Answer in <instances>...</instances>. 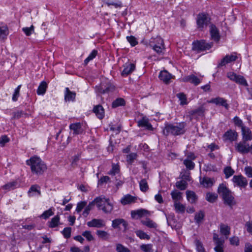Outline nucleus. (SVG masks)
Returning <instances> with one entry per match:
<instances>
[{"label": "nucleus", "instance_id": "1", "mask_svg": "<svg viewBox=\"0 0 252 252\" xmlns=\"http://www.w3.org/2000/svg\"><path fill=\"white\" fill-rule=\"evenodd\" d=\"M95 204L99 210H102L105 214H110L113 209V205L109 198L97 197L86 206L83 212V215L87 217Z\"/></svg>", "mask_w": 252, "mask_h": 252}, {"label": "nucleus", "instance_id": "2", "mask_svg": "<svg viewBox=\"0 0 252 252\" xmlns=\"http://www.w3.org/2000/svg\"><path fill=\"white\" fill-rule=\"evenodd\" d=\"M26 163L30 165L32 173L37 175L42 174L47 169L46 164L37 156L31 158L26 161Z\"/></svg>", "mask_w": 252, "mask_h": 252}, {"label": "nucleus", "instance_id": "3", "mask_svg": "<svg viewBox=\"0 0 252 252\" xmlns=\"http://www.w3.org/2000/svg\"><path fill=\"white\" fill-rule=\"evenodd\" d=\"M186 125L185 122L177 124L176 126L171 124H166L163 129V133L166 136L169 134L175 136L183 134L186 131L185 129Z\"/></svg>", "mask_w": 252, "mask_h": 252}, {"label": "nucleus", "instance_id": "4", "mask_svg": "<svg viewBox=\"0 0 252 252\" xmlns=\"http://www.w3.org/2000/svg\"><path fill=\"white\" fill-rule=\"evenodd\" d=\"M149 45L159 55L162 54L165 49L163 40L159 36L151 38L149 41Z\"/></svg>", "mask_w": 252, "mask_h": 252}, {"label": "nucleus", "instance_id": "5", "mask_svg": "<svg viewBox=\"0 0 252 252\" xmlns=\"http://www.w3.org/2000/svg\"><path fill=\"white\" fill-rule=\"evenodd\" d=\"M210 18L208 14L204 13H199L197 16L196 23L197 28L202 30L210 23Z\"/></svg>", "mask_w": 252, "mask_h": 252}, {"label": "nucleus", "instance_id": "6", "mask_svg": "<svg viewBox=\"0 0 252 252\" xmlns=\"http://www.w3.org/2000/svg\"><path fill=\"white\" fill-rule=\"evenodd\" d=\"M227 76L230 80L239 85L244 86H248L246 80L243 76L237 75L233 72H230L227 73Z\"/></svg>", "mask_w": 252, "mask_h": 252}, {"label": "nucleus", "instance_id": "7", "mask_svg": "<svg viewBox=\"0 0 252 252\" xmlns=\"http://www.w3.org/2000/svg\"><path fill=\"white\" fill-rule=\"evenodd\" d=\"M213 43H207L204 40L197 41L193 43V49L198 51H202L210 49Z\"/></svg>", "mask_w": 252, "mask_h": 252}, {"label": "nucleus", "instance_id": "8", "mask_svg": "<svg viewBox=\"0 0 252 252\" xmlns=\"http://www.w3.org/2000/svg\"><path fill=\"white\" fill-rule=\"evenodd\" d=\"M250 146L247 143V141L242 140L235 144L236 150L242 154H248L250 152Z\"/></svg>", "mask_w": 252, "mask_h": 252}, {"label": "nucleus", "instance_id": "9", "mask_svg": "<svg viewBox=\"0 0 252 252\" xmlns=\"http://www.w3.org/2000/svg\"><path fill=\"white\" fill-rule=\"evenodd\" d=\"M238 57L236 56V53H234L231 55H226L218 64V67H220L221 66L225 65L226 64L230 63L232 62L235 61L237 59Z\"/></svg>", "mask_w": 252, "mask_h": 252}, {"label": "nucleus", "instance_id": "10", "mask_svg": "<svg viewBox=\"0 0 252 252\" xmlns=\"http://www.w3.org/2000/svg\"><path fill=\"white\" fill-rule=\"evenodd\" d=\"M233 182L235 186L240 188H245L248 185L246 178L242 175H235L232 179Z\"/></svg>", "mask_w": 252, "mask_h": 252}, {"label": "nucleus", "instance_id": "11", "mask_svg": "<svg viewBox=\"0 0 252 252\" xmlns=\"http://www.w3.org/2000/svg\"><path fill=\"white\" fill-rule=\"evenodd\" d=\"M150 215V212L144 209H141L131 211V216L133 219H138L139 218H141L143 217L149 216Z\"/></svg>", "mask_w": 252, "mask_h": 252}, {"label": "nucleus", "instance_id": "12", "mask_svg": "<svg viewBox=\"0 0 252 252\" xmlns=\"http://www.w3.org/2000/svg\"><path fill=\"white\" fill-rule=\"evenodd\" d=\"M122 225L124 227V232L127 229L128 223L123 219H116L112 221V226L114 228H120V225Z\"/></svg>", "mask_w": 252, "mask_h": 252}, {"label": "nucleus", "instance_id": "13", "mask_svg": "<svg viewBox=\"0 0 252 252\" xmlns=\"http://www.w3.org/2000/svg\"><path fill=\"white\" fill-rule=\"evenodd\" d=\"M209 103H215L216 105H220L225 107L227 110L229 108V105L227 103V100L224 98L220 97H217L211 99L208 101Z\"/></svg>", "mask_w": 252, "mask_h": 252}, {"label": "nucleus", "instance_id": "14", "mask_svg": "<svg viewBox=\"0 0 252 252\" xmlns=\"http://www.w3.org/2000/svg\"><path fill=\"white\" fill-rule=\"evenodd\" d=\"M218 193L222 197V199L232 192L223 184H220L218 189Z\"/></svg>", "mask_w": 252, "mask_h": 252}, {"label": "nucleus", "instance_id": "15", "mask_svg": "<svg viewBox=\"0 0 252 252\" xmlns=\"http://www.w3.org/2000/svg\"><path fill=\"white\" fill-rule=\"evenodd\" d=\"M69 128L71 130L73 131V135L81 134L83 133L84 131L82 125L80 123L71 124L69 126Z\"/></svg>", "mask_w": 252, "mask_h": 252}, {"label": "nucleus", "instance_id": "16", "mask_svg": "<svg viewBox=\"0 0 252 252\" xmlns=\"http://www.w3.org/2000/svg\"><path fill=\"white\" fill-rule=\"evenodd\" d=\"M89 227H95L100 228L105 226V223L103 220L94 219L91 221L87 222Z\"/></svg>", "mask_w": 252, "mask_h": 252}, {"label": "nucleus", "instance_id": "17", "mask_svg": "<svg viewBox=\"0 0 252 252\" xmlns=\"http://www.w3.org/2000/svg\"><path fill=\"white\" fill-rule=\"evenodd\" d=\"M238 133L235 131L230 129L227 131L223 135L225 140H229L230 141H235L237 139Z\"/></svg>", "mask_w": 252, "mask_h": 252}, {"label": "nucleus", "instance_id": "18", "mask_svg": "<svg viewBox=\"0 0 252 252\" xmlns=\"http://www.w3.org/2000/svg\"><path fill=\"white\" fill-rule=\"evenodd\" d=\"M242 130L243 140L245 141L252 140V133L248 127H243Z\"/></svg>", "mask_w": 252, "mask_h": 252}, {"label": "nucleus", "instance_id": "19", "mask_svg": "<svg viewBox=\"0 0 252 252\" xmlns=\"http://www.w3.org/2000/svg\"><path fill=\"white\" fill-rule=\"evenodd\" d=\"M124 66V69L122 72V75L123 76H127L130 74L135 68V65L131 63H126Z\"/></svg>", "mask_w": 252, "mask_h": 252}, {"label": "nucleus", "instance_id": "20", "mask_svg": "<svg viewBox=\"0 0 252 252\" xmlns=\"http://www.w3.org/2000/svg\"><path fill=\"white\" fill-rule=\"evenodd\" d=\"M136 200V197L133 196L130 194H126L122 198L121 203L125 205L126 204H131L134 203Z\"/></svg>", "mask_w": 252, "mask_h": 252}, {"label": "nucleus", "instance_id": "21", "mask_svg": "<svg viewBox=\"0 0 252 252\" xmlns=\"http://www.w3.org/2000/svg\"><path fill=\"white\" fill-rule=\"evenodd\" d=\"M186 195L187 200L191 204H195L198 200V196L196 193L191 190H187Z\"/></svg>", "mask_w": 252, "mask_h": 252}, {"label": "nucleus", "instance_id": "22", "mask_svg": "<svg viewBox=\"0 0 252 252\" xmlns=\"http://www.w3.org/2000/svg\"><path fill=\"white\" fill-rule=\"evenodd\" d=\"M210 31L212 38L215 41H219L220 38L219 31L214 25H211L210 27Z\"/></svg>", "mask_w": 252, "mask_h": 252}, {"label": "nucleus", "instance_id": "23", "mask_svg": "<svg viewBox=\"0 0 252 252\" xmlns=\"http://www.w3.org/2000/svg\"><path fill=\"white\" fill-rule=\"evenodd\" d=\"M158 77L163 82L168 84L171 78V75L166 70H163L160 71Z\"/></svg>", "mask_w": 252, "mask_h": 252}, {"label": "nucleus", "instance_id": "24", "mask_svg": "<svg viewBox=\"0 0 252 252\" xmlns=\"http://www.w3.org/2000/svg\"><path fill=\"white\" fill-rule=\"evenodd\" d=\"M94 112L99 119H102L104 116V110L100 105L95 106L93 109Z\"/></svg>", "mask_w": 252, "mask_h": 252}, {"label": "nucleus", "instance_id": "25", "mask_svg": "<svg viewBox=\"0 0 252 252\" xmlns=\"http://www.w3.org/2000/svg\"><path fill=\"white\" fill-rule=\"evenodd\" d=\"M76 96L75 92H71L68 88H65L64 100L65 101H74Z\"/></svg>", "mask_w": 252, "mask_h": 252}, {"label": "nucleus", "instance_id": "26", "mask_svg": "<svg viewBox=\"0 0 252 252\" xmlns=\"http://www.w3.org/2000/svg\"><path fill=\"white\" fill-rule=\"evenodd\" d=\"M200 184L205 188H209L212 187L215 181L213 179L208 177H204L200 179Z\"/></svg>", "mask_w": 252, "mask_h": 252}, {"label": "nucleus", "instance_id": "27", "mask_svg": "<svg viewBox=\"0 0 252 252\" xmlns=\"http://www.w3.org/2000/svg\"><path fill=\"white\" fill-rule=\"evenodd\" d=\"M185 82H189L195 85H197L200 83V80L194 75H190L183 78Z\"/></svg>", "mask_w": 252, "mask_h": 252}, {"label": "nucleus", "instance_id": "28", "mask_svg": "<svg viewBox=\"0 0 252 252\" xmlns=\"http://www.w3.org/2000/svg\"><path fill=\"white\" fill-rule=\"evenodd\" d=\"M223 200L224 204L228 205L230 207H232L236 203L234 201V197L232 194V192L228 195L226 198L223 199Z\"/></svg>", "mask_w": 252, "mask_h": 252}, {"label": "nucleus", "instance_id": "29", "mask_svg": "<svg viewBox=\"0 0 252 252\" xmlns=\"http://www.w3.org/2000/svg\"><path fill=\"white\" fill-rule=\"evenodd\" d=\"M220 232L221 234L224 235L227 238L230 233V228L227 225L221 224L220 225Z\"/></svg>", "mask_w": 252, "mask_h": 252}, {"label": "nucleus", "instance_id": "30", "mask_svg": "<svg viewBox=\"0 0 252 252\" xmlns=\"http://www.w3.org/2000/svg\"><path fill=\"white\" fill-rule=\"evenodd\" d=\"M141 222L142 224L149 228H156L158 226L156 223L149 218H146L145 220H142Z\"/></svg>", "mask_w": 252, "mask_h": 252}, {"label": "nucleus", "instance_id": "31", "mask_svg": "<svg viewBox=\"0 0 252 252\" xmlns=\"http://www.w3.org/2000/svg\"><path fill=\"white\" fill-rule=\"evenodd\" d=\"M218 194L216 193L207 192L206 194V199L210 203H214L218 199Z\"/></svg>", "mask_w": 252, "mask_h": 252}, {"label": "nucleus", "instance_id": "32", "mask_svg": "<svg viewBox=\"0 0 252 252\" xmlns=\"http://www.w3.org/2000/svg\"><path fill=\"white\" fill-rule=\"evenodd\" d=\"M8 29L6 26H0V38L4 39L8 34Z\"/></svg>", "mask_w": 252, "mask_h": 252}, {"label": "nucleus", "instance_id": "33", "mask_svg": "<svg viewBox=\"0 0 252 252\" xmlns=\"http://www.w3.org/2000/svg\"><path fill=\"white\" fill-rule=\"evenodd\" d=\"M205 111V108L203 105H201L198 108L191 111L190 114L192 116H202L203 115Z\"/></svg>", "mask_w": 252, "mask_h": 252}, {"label": "nucleus", "instance_id": "34", "mask_svg": "<svg viewBox=\"0 0 252 252\" xmlns=\"http://www.w3.org/2000/svg\"><path fill=\"white\" fill-rule=\"evenodd\" d=\"M174 206L176 212L181 213L185 212L186 209L185 205L181 204L178 201H175Z\"/></svg>", "mask_w": 252, "mask_h": 252}, {"label": "nucleus", "instance_id": "35", "mask_svg": "<svg viewBox=\"0 0 252 252\" xmlns=\"http://www.w3.org/2000/svg\"><path fill=\"white\" fill-rule=\"evenodd\" d=\"M182 193L181 192L176 190L172 191L171 193V195L174 202L175 201H178L182 199Z\"/></svg>", "mask_w": 252, "mask_h": 252}, {"label": "nucleus", "instance_id": "36", "mask_svg": "<svg viewBox=\"0 0 252 252\" xmlns=\"http://www.w3.org/2000/svg\"><path fill=\"white\" fill-rule=\"evenodd\" d=\"M47 87V83L44 81L42 82L39 85L37 90V94L39 95L44 94L46 92Z\"/></svg>", "mask_w": 252, "mask_h": 252}, {"label": "nucleus", "instance_id": "37", "mask_svg": "<svg viewBox=\"0 0 252 252\" xmlns=\"http://www.w3.org/2000/svg\"><path fill=\"white\" fill-rule=\"evenodd\" d=\"M138 126L145 127L148 129H152V125L149 123L148 120L144 118L138 121Z\"/></svg>", "mask_w": 252, "mask_h": 252}, {"label": "nucleus", "instance_id": "38", "mask_svg": "<svg viewBox=\"0 0 252 252\" xmlns=\"http://www.w3.org/2000/svg\"><path fill=\"white\" fill-rule=\"evenodd\" d=\"M40 187L37 185H32L29 189L28 191V195L29 196H32V192H35L37 193V194L40 195L41 194V192L39 190Z\"/></svg>", "mask_w": 252, "mask_h": 252}, {"label": "nucleus", "instance_id": "39", "mask_svg": "<svg viewBox=\"0 0 252 252\" xmlns=\"http://www.w3.org/2000/svg\"><path fill=\"white\" fill-rule=\"evenodd\" d=\"M224 240H218L215 243L216 247L214 248L216 252H223Z\"/></svg>", "mask_w": 252, "mask_h": 252}, {"label": "nucleus", "instance_id": "40", "mask_svg": "<svg viewBox=\"0 0 252 252\" xmlns=\"http://www.w3.org/2000/svg\"><path fill=\"white\" fill-rule=\"evenodd\" d=\"M205 216L204 213L202 211H200L199 212L195 214L194 216V220L197 224L200 223L203 220Z\"/></svg>", "mask_w": 252, "mask_h": 252}, {"label": "nucleus", "instance_id": "41", "mask_svg": "<svg viewBox=\"0 0 252 252\" xmlns=\"http://www.w3.org/2000/svg\"><path fill=\"white\" fill-rule=\"evenodd\" d=\"M140 190L142 192H146L149 189V186L147 182L145 179H142L139 183Z\"/></svg>", "mask_w": 252, "mask_h": 252}, {"label": "nucleus", "instance_id": "42", "mask_svg": "<svg viewBox=\"0 0 252 252\" xmlns=\"http://www.w3.org/2000/svg\"><path fill=\"white\" fill-rule=\"evenodd\" d=\"M176 187L181 190H185L187 188L188 184L185 180H181L176 183Z\"/></svg>", "mask_w": 252, "mask_h": 252}, {"label": "nucleus", "instance_id": "43", "mask_svg": "<svg viewBox=\"0 0 252 252\" xmlns=\"http://www.w3.org/2000/svg\"><path fill=\"white\" fill-rule=\"evenodd\" d=\"M125 104V101L123 98H119L114 100L112 104L113 108H116L120 106H123Z\"/></svg>", "mask_w": 252, "mask_h": 252}, {"label": "nucleus", "instance_id": "44", "mask_svg": "<svg viewBox=\"0 0 252 252\" xmlns=\"http://www.w3.org/2000/svg\"><path fill=\"white\" fill-rule=\"evenodd\" d=\"M177 96L180 101V104L182 105H186L188 103L186 95L184 93L177 94Z\"/></svg>", "mask_w": 252, "mask_h": 252}, {"label": "nucleus", "instance_id": "45", "mask_svg": "<svg viewBox=\"0 0 252 252\" xmlns=\"http://www.w3.org/2000/svg\"><path fill=\"white\" fill-rule=\"evenodd\" d=\"M60 221V217L59 216H56L53 218L50 222L49 227L51 228H54L57 226L59 224Z\"/></svg>", "mask_w": 252, "mask_h": 252}, {"label": "nucleus", "instance_id": "46", "mask_svg": "<svg viewBox=\"0 0 252 252\" xmlns=\"http://www.w3.org/2000/svg\"><path fill=\"white\" fill-rule=\"evenodd\" d=\"M135 233L141 239L149 240L150 238V237L148 235L142 230H137L135 231Z\"/></svg>", "mask_w": 252, "mask_h": 252}, {"label": "nucleus", "instance_id": "47", "mask_svg": "<svg viewBox=\"0 0 252 252\" xmlns=\"http://www.w3.org/2000/svg\"><path fill=\"white\" fill-rule=\"evenodd\" d=\"M226 178H228L234 173V170L230 166L226 167L223 170Z\"/></svg>", "mask_w": 252, "mask_h": 252}, {"label": "nucleus", "instance_id": "48", "mask_svg": "<svg viewBox=\"0 0 252 252\" xmlns=\"http://www.w3.org/2000/svg\"><path fill=\"white\" fill-rule=\"evenodd\" d=\"M97 54V51L95 50H94L89 56L84 61V63L87 65L88 63L93 59H94Z\"/></svg>", "mask_w": 252, "mask_h": 252}, {"label": "nucleus", "instance_id": "49", "mask_svg": "<svg viewBox=\"0 0 252 252\" xmlns=\"http://www.w3.org/2000/svg\"><path fill=\"white\" fill-rule=\"evenodd\" d=\"M116 251L117 252H130V251L126 247L121 244L116 245Z\"/></svg>", "mask_w": 252, "mask_h": 252}, {"label": "nucleus", "instance_id": "50", "mask_svg": "<svg viewBox=\"0 0 252 252\" xmlns=\"http://www.w3.org/2000/svg\"><path fill=\"white\" fill-rule=\"evenodd\" d=\"M184 164L185 165L186 167L189 170L193 169L195 166L194 162L189 159H185L184 161Z\"/></svg>", "mask_w": 252, "mask_h": 252}, {"label": "nucleus", "instance_id": "51", "mask_svg": "<svg viewBox=\"0 0 252 252\" xmlns=\"http://www.w3.org/2000/svg\"><path fill=\"white\" fill-rule=\"evenodd\" d=\"M120 172L119 166L118 164H113L112 169L108 172V174L115 175Z\"/></svg>", "mask_w": 252, "mask_h": 252}, {"label": "nucleus", "instance_id": "52", "mask_svg": "<svg viewBox=\"0 0 252 252\" xmlns=\"http://www.w3.org/2000/svg\"><path fill=\"white\" fill-rule=\"evenodd\" d=\"M34 27L32 25L30 28L25 27L22 29V31L24 32L27 36H30L34 32Z\"/></svg>", "mask_w": 252, "mask_h": 252}, {"label": "nucleus", "instance_id": "53", "mask_svg": "<svg viewBox=\"0 0 252 252\" xmlns=\"http://www.w3.org/2000/svg\"><path fill=\"white\" fill-rule=\"evenodd\" d=\"M233 122L235 126L240 127L241 128V129H242L243 127H245V126H244L243 123L242 121L237 116H235L233 118Z\"/></svg>", "mask_w": 252, "mask_h": 252}, {"label": "nucleus", "instance_id": "54", "mask_svg": "<svg viewBox=\"0 0 252 252\" xmlns=\"http://www.w3.org/2000/svg\"><path fill=\"white\" fill-rule=\"evenodd\" d=\"M17 185V183L16 182H12L8 183L3 186L2 187V188L3 189H6V190H10L13 189H14L15 186Z\"/></svg>", "mask_w": 252, "mask_h": 252}, {"label": "nucleus", "instance_id": "55", "mask_svg": "<svg viewBox=\"0 0 252 252\" xmlns=\"http://www.w3.org/2000/svg\"><path fill=\"white\" fill-rule=\"evenodd\" d=\"M151 244H143L140 246L141 249L145 252H153Z\"/></svg>", "mask_w": 252, "mask_h": 252}, {"label": "nucleus", "instance_id": "56", "mask_svg": "<svg viewBox=\"0 0 252 252\" xmlns=\"http://www.w3.org/2000/svg\"><path fill=\"white\" fill-rule=\"evenodd\" d=\"M82 236L85 237L88 241H92L94 239V237L90 231H85L82 234Z\"/></svg>", "mask_w": 252, "mask_h": 252}, {"label": "nucleus", "instance_id": "57", "mask_svg": "<svg viewBox=\"0 0 252 252\" xmlns=\"http://www.w3.org/2000/svg\"><path fill=\"white\" fill-rule=\"evenodd\" d=\"M53 214L54 213L52 212V209L50 208L49 210L44 212L40 216V217L44 219H47L50 216H52Z\"/></svg>", "mask_w": 252, "mask_h": 252}, {"label": "nucleus", "instance_id": "58", "mask_svg": "<svg viewBox=\"0 0 252 252\" xmlns=\"http://www.w3.org/2000/svg\"><path fill=\"white\" fill-rule=\"evenodd\" d=\"M96 234L99 238L102 239H107L109 236L107 232L100 230L96 231Z\"/></svg>", "mask_w": 252, "mask_h": 252}, {"label": "nucleus", "instance_id": "59", "mask_svg": "<svg viewBox=\"0 0 252 252\" xmlns=\"http://www.w3.org/2000/svg\"><path fill=\"white\" fill-rule=\"evenodd\" d=\"M21 85H19L17 88L15 90L14 93L12 96V100L14 101H16L17 100L18 97L20 95V89L21 88Z\"/></svg>", "mask_w": 252, "mask_h": 252}, {"label": "nucleus", "instance_id": "60", "mask_svg": "<svg viewBox=\"0 0 252 252\" xmlns=\"http://www.w3.org/2000/svg\"><path fill=\"white\" fill-rule=\"evenodd\" d=\"M196 250L198 252H205L204 248L202 243L199 240H195Z\"/></svg>", "mask_w": 252, "mask_h": 252}, {"label": "nucleus", "instance_id": "61", "mask_svg": "<svg viewBox=\"0 0 252 252\" xmlns=\"http://www.w3.org/2000/svg\"><path fill=\"white\" fill-rule=\"evenodd\" d=\"M71 228L70 227H65L62 231V233L65 238H69L71 236Z\"/></svg>", "mask_w": 252, "mask_h": 252}, {"label": "nucleus", "instance_id": "62", "mask_svg": "<svg viewBox=\"0 0 252 252\" xmlns=\"http://www.w3.org/2000/svg\"><path fill=\"white\" fill-rule=\"evenodd\" d=\"M9 141V138L5 135H2L0 138V145L1 147H4L5 144Z\"/></svg>", "mask_w": 252, "mask_h": 252}, {"label": "nucleus", "instance_id": "63", "mask_svg": "<svg viewBox=\"0 0 252 252\" xmlns=\"http://www.w3.org/2000/svg\"><path fill=\"white\" fill-rule=\"evenodd\" d=\"M87 205L86 201H81L77 204L76 211L77 212H80L82 211V209L84 208Z\"/></svg>", "mask_w": 252, "mask_h": 252}, {"label": "nucleus", "instance_id": "64", "mask_svg": "<svg viewBox=\"0 0 252 252\" xmlns=\"http://www.w3.org/2000/svg\"><path fill=\"white\" fill-rule=\"evenodd\" d=\"M137 157V155L135 153H131L128 155H127V161L130 163H132L134 160Z\"/></svg>", "mask_w": 252, "mask_h": 252}]
</instances>
